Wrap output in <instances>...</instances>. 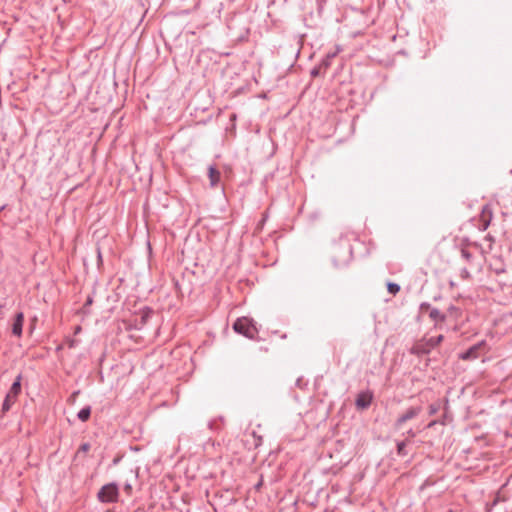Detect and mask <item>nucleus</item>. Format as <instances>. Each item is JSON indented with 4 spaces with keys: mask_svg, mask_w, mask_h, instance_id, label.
<instances>
[{
    "mask_svg": "<svg viewBox=\"0 0 512 512\" xmlns=\"http://www.w3.org/2000/svg\"><path fill=\"white\" fill-rule=\"evenodd\" d=\"M352 259V248L348 243L335 245L332 263L336 269L344 268Z\"/></svg>",
    "mask_w": 512,
    "mask_h": 512,
    "instance_id": "1",
    "label": "nucleus"
},
{
    "mask_svg": "<svg viewBox=\"0 0 512 512\" xmlns=\"http://www.w3.org/2000/svg\"><path fill=\"white\" fill-rule=\"evenodd\" d=\"M233 329L236 333L244 335L250 339L254 338L257 334L256 327L252 321L246 317L238 318L233 324Z\"/></svg>",
    "mask_w": 512,
    "mask_h": 512,
    "instance_id": "2",
    "label": "nucleus"
},
{
    "mask_svg": "<svg viewBox=\"0 0 512 512\" xmlns=\"http://www.w3.org/2000/svg\"><path fill=\"white\" fill-rule=\"evenodd\" d=\"M98 499L102 503H113L118 500L119 491L115 483L104 485L98 492Z\"/></svg>",
    "mask_w": 512,
    "mask_h": 512,
    "instance_id": "3",
    "label": "nucleus"
},
{
    "mask_svg": "<svg viewBox=\"0 0 512 512\" xmlns=\"http://www.w3.org/2000/svg\"><path fill=\"white\" fill-rule=\"evenodd\" d=\"M21 391V375H18L14 383L12 384L9 392L7 393L5 400L3 402L2 410L3 412H7L13 403L16 401L19 393Z\"/></svg>",
    "mask_w": 512,
    "mask_h": 512,
    "instance_id": "4",
    "label": "nucleus"
},
{
    "mask_svg": "<svg viewBox=\"0 0 512 512\" xmlns=\"http://www.w3.org/2000/svg\"><path fill=\"white\" fill-rule=\"evenodd\" d=\"M422 411L420 406L409 407L402 415H400L394 423V428L399 430L404 423L416 418Z\"/></svg>",
    "mask_w": 512,
    "mask_h": 512,
    "instance_id": "5",
    "label": "nucleus"
},
{
    "mask_svg": "<svg viewBox=\"0 0 512 512\" xmlns=\"http://www.w3.org/2000/svg\"><path fill=\"white\" fill-rule=\"evenodd\" d=\"M373 400V394L370 391H363L357 395L355 405L358 409H367Z\"/></svg>",
    "mask_w": 512,
    "mask_h": 512,
    "instance_id": "6",
    "label": "nucleus"
},
{
    "mask_svg": "<svg viewBox=\"0 0 512 512\" xmlns=\"http://www.w3.org/2000/svg\"><path fill=\"white\" fill-rule=\"evenodd\" d=\"M484 345H485L484 340L478 342L477 344L471 346L465 352H463L460 355V358L463 360H473V359L478 358V350Z\"/></svg>",
    "mask_w": 512,
    "mask_h": 512,
    "instance_id": "7",
    "label": "nucleus"
},
{
    "mask_svg": "<svg viewBox=\"0 0 512 512\" xmlns=\"http://www.w3.org/2000/svg\"><path fill=\"white\" fill-rule=\"evenodd\" d=\"M23 322H24V315H23V313L22 312L17 313L16 317H15V320H14V323H13V327H12V333L15 336H18V337L21 336Z\"/></svg>",
    "mask_w": 512,
    "mask_h": 512,
    "instance_id": "8",
    "label": "nucleus"
},
{
    "mask_svg": "<svg viewBox=\"0 0 512 512\" xmlns=\"http://www.w3.org/2000/svg\"><path fill=\"white\" fill-rule=\"evenodd\" d=\"M431 350H432L431 346L426 341L424 343H417V344H415L411 348V353L415 354V355H427V354L430 353Z\"/></svg>",
    "mask_w": 512,
    "mask_h": 512,
    "instance_id": "9",
    "label": "nucleus"
},
{
    "mask_svg": "<svg viewBox=\"0 0 512 512\" xmlns=\"http://www.w3.org/2000/svg\"><path fill=\"white\" fill-rule=\"evenodd\" d=\"M429 317L431 318V320H433L436 323V325L446 321V319H447V315L445 313H442L437 308L430 309Z\"/></svg>",
    "mask_w": 512,
    "mask_h": 512,
    "instance_id": "10",
    "label": "nucleus"
},
{
    "mask_svg": "<svg viewBox=\"0 0 512 512\" xmlns=\"http://www.w3.org/2000/svg\"><path fill=\"white\" fill-rule=\"evenodd\" d=\"M227 28L229 29L228 36H231L232 41H241L247 37L248 29L246 28H243V30H241L240 33L235 36L232 35V26L227 25Z\"/></svg>",
    "mask_w": 512,
    "mask_h": 512,
    "instance_id": "11",
    "label": "nucleus"
},
{
    "mask_svg": "<svg viewBox=\"0 0 512 512\" xmlns=\"http://www.w3.org/2000/svg\"><path fill=\"white\" fill-rule=\"evenodd\" d=\"M209 179L211 186H215L220 179V172L215 167H209Z\"/></svg>",
    "mask_w": 512,
    "mask_h": 512,
    "instance_id": "12",
    "label": "nucleus"
},
{
    "mask_svg": "<svg viewBox=\"0 0 512 512\" xmlns=\"http://www.w3.org/2000/svg\"><path fill=\"white\" fill-rule=\"evenodd\" d=\"M90 414H91V408L89 406L87 407H84L83 409H81L78 413V418L85 422L89 419L90 417Z\"/></svg>",
    "mask_w": 512,
    "mask_h": 512,
    "instance_id": "13",
    "label": "nucleus"
},
{
    "mask_svg": "<svg viewBox=\"0 0 512 512\" xmlns=\"http://www.w3.org/2000/svg\"><path fill=\"white\" fill-rule=\"evenodd\" d=\"M336 56V53H329L322 59L320 67L327 69L331 65V60Z\"/></svg>",
    "mask_w": 512,
    "mask_h": 512,
    "instance_id": "14",
    "label": "nucleus"
},
{
    "mask_svg": "<svg viewBox=\"0 0 512 512\" xmlns=\"http://www.w3.org/2000/svg\"><path fill=\"white\" fill-rule=\"evenodd\" d=\"M387 291L390 294H397L400 291V285L394 282H388L387 283Z\"/></svg>",
    "mask_w": 512,
    "mask_h": 512,
    "instance_id": "15",
    "label": "nucleus"
},
{
    "mask_svg": "<svg viewBox=\"0 0 512 512\" xmlns=\"http://www.w3.org/2000/svg\"><path fill=\"white\" fill-rule=\"evenodd\" d=\"M397 454L402 457L407 455L406 441H400L397 443Z\"/></svg>",
    "mask_w": 512,
    "mask_h": 512,
    "instance_id": "16",
    "label": "nucleus"
},
{
    "mask_svg": "<svg viewBox=\"0 0 512 512\" xmlns=\"http://www.w3.org/2000/svg\"><path fill=\"white\" fill-rule=\"evenodd\" d=\"M443 340V335H439L437 337H431L427 340V343H429V345L431 346V348H435L438 344L441 343V341Z\"/></svg>",
    "mask_w": 512,
    "mask_h": 512,
    "instance_id": "17",
    "label": "nucleus"
},
{
    "mask_svg": "<svg viewBox=\"0 0 512 512\" xmlns=\"http://www.w3.org/2000/svg\"><path fill=\"white\" fill-rule=\"evenodd\" d=\"M440 409L439 403H432L429 405V415H435Z\"/></svg>",
    "mask_w": 512,
    "mask_h": 512,
    "instance_id": "18",
    "label": "nucleus"
},
{
    "mask_svg": "<svg viewBox=\"0 0 512 512\" xmlns=\"http://www.w3.org/2000/svg\"><path fill=\"white\" fill-rule=\"evenodd\" d=\"M461 255H462V257H463V258H465L467 261L471 260V258H472V254H471L468 250H466V249H462V250H461Z\"/></svg>",
    "mask_w": 512,
    "mask_h": 512,
    "instance_id": "19",
    "label": "nucleus"
},
{
    "mask_svg": "<svg viewBox=\"0 0 512 512\" xmlns=\"http://www.w3.org/2000/svg\"><path fill=\"white\" fill-rule=\"evenodd\" d=\"M322 69V67H320V65L318 67H314L312 70H311V76L312 77H317L320 75V70Z\"/></svg>",
    "mask_w": 512,
    "mask_h": 512,
    "instance_id": "20",
    "label": "nucleus"
},
{
    "mask_svg": "<svg viewBox=\"0 0 512 512\" xmlns=\"http://www.w3.org/2000/svg\"><path fill=\"white\" fill-rule=\"evenodd\" d=\"M90 449V445L88 443H84L80 446L78 453L83 452L86 453Z\"/></svg>",
    "mask_w": 512,
    "mask_h": 512,
    "instance_id": "21",
    "label": "nucleus"
},
{
    "mask_svg": "<svg viewBox=\"0 0 512 512\" xmlns=\"http://www.w3.org/2000/svg\"><path fill=\"white\" fill-rule=\"evenodd\" d=\"M431 308H432L431 305L429 303H427V302H423V303L420 304V310L421 311H424V310H429L430 311Z\"/></svg>",
    "mask_w": 512,
    "mask_h": 512,
    "instance_id": "22",
    "label": "nucleus"
},
{
    "mask_svg": "<svg viewBox=\"0 0 512 512\" xmlns=\"http://www.w3.org/2000/svg\"><path fill=\"white\" fill-rule=\"evenodd\" d=\"M405 435L408 437V438H414L416 436V432L413 430V429H409Z\"/></svg>",
    "mask_w": 512,
    "mask_h": 512,
    "instance_id": "23",
    "label": "nucleus"
},
{
    "mask_svg": "<svg viewBox=\"0 0 512 512\" xmlns=\"http://www.w3.org/2000/svg\"><path fill=\"white\" fill-rule=\"evenodd\" d=\"M448 312H449L450 314L458 313V312H459V309H458L456 306L451 305V306L448 308Z\"/></svg>",
    "mask_w": 512,
    "mask_h": 512,
    "instance_id": "24",
    "label": "nucleus"
},
{
    "mask_svg": "<svg viewBox=\"0 0 512 512\" xmlns=\"http://www.w3.org/2000/svg\"><path fill=\"white\" fill-rule=\"evenodd\" d=\"M124 490H125L128 494H130V493H131V491H132V486H131V484L126 483V484H125V486H124Z\"/></svg>",
    "mask_w": 512,
    "mask_h": 512,
    "instance_id": "25",
    "label": "nucleus"
},
{
    "mask_svg": "<svg viewBox=\"0 0 512 512\" xmlns=\"http://www.w3.org/2000/svg\"><path fill=\"white\" fill-rule=\"evenodd\" d=\"M462 276H463V277H468V276H469V272H468V270H467V269H463V270H462Z\"/></svg>",
    "mask_w": 512,
    "mask_h": 512,
    "instance_id": "26",
    "label": "nucleus"
},
{
    "mask_svg": "<svg viewBox=\"0 0 512 512\" xmlns=\"http://www.w3.org/2000/svg\"><path fill=\"white\" fill-rule=\"evenodd\" d=\"M235 120H236V114H231L230 115V121L234 122Z\"/></svg>",
    "mask_w": 512,
    "mask_h": 512,
    "instance_id": "27",
    "label": "nucleus"
},
{
    "mask_svg": "<svg viewBox=\"0 0 512 512\" xmlns=\"http://www.w3.org/2000/svg\"><path fill=\"white\" fill-rule=\"evenodd\" d=\"M98 260H99V262H101V260H102V256H101L100 250H98Z\"/></svg>",
    "mask_w": 512,
    "mask_h": 512,
    "instance_id": "28",
    "label": "nucleus"
},
{
    "mask_svg": "<svg viewBox=\"0 0 512 512\" xmlns=\"http://www.w3.org/2000/svg\"><path fill=\"white\" fill-rule=\"evenodd\" d=\"M435 424H436V421H432V422H430V423L428 424V427H432V426H434Z\"/></svg>",
    "mask_w": 512,
    "mask_h": 512,
    "instance_id": "29",
    "label": "nucleus"
},
{
    "mask_svg": "<svg viewBox=\"0 0 512 512\" xmlns=\"http://www.w3.org/2000/svg\"><path fill=\"white\" fill-rule=\"evenodd\" d=\"M91 303H92V300L90 298H88L87 304H91Z\"/></svg>",
    "mask_w": 512,
    "mask_h": 512,
    "instance_id": "30",
    "label": "nucleus"
},
{
    "mask_svg": "<svg viewBox=\"0 0 512 512\" xmlns=\"http://www.w3.org/2000/svg\"><path fill=\"white\" fill-rule=\"evenodd\" d=\"M448 512H456V511H453V510H449Z\"/></svg>",
    "mask_w": 512,
    "mask_h": 512,
    "instance_id": "31",
    "label": "nucleus"
}]
</instances>
